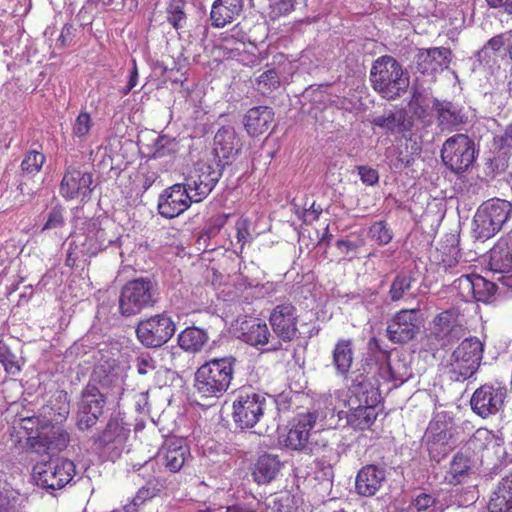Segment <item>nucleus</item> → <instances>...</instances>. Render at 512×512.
<instances>
[{
    "label": "nucleus",
    "instance_id": "1",
    "mask_svg": "<svg viewBox=\"0 0 512 512\" xmlns=\"http://www.w3.org/2000/svg\"><path fill=\"white\" fill-rule=\"evenodd\" d=\"M379 393L367 381H353L344 401L346 410L338 412L340 420L353 431L372 430L381 410L378 407Z\"/></svg>",
    "mask_w": 512,
    "mask_h": 512
},
{
    "label": "nucleus",
    "instance_id": "2",
    "mask_svg": "<svg viewBox=\"0 0 512 512\" xmlns=\"http://www.w3.org/2000/svg\"><path fill=\"white\" fill-rule=\"evenodd\" d=\"M236 359L232 356L213 358L195 372L194 388L202 400H215L229 389Z\"/></svg>",
    "mask_w": 512,
    "mask_h": 512
},
{
    "label": "nucleus",
    "instance_id": "3",
    "mask_svg": "<svg viewBox=\"0 0 512 512\" xmlns=\"http://www.w3.org/2000/svg\"><path fill=\"white\" fill-rule=\"evenodd\" d=\"M19 425L25 432L27 446L36 453L61 452L69 445V433L43 416L21 418Z\"/></svg>",
    "mask_w": 512,
    "mask_h": 512
},
{
    "label": "nucleus",
    "instance_id": "4",
    "mask_svg": "<svg viewBox=\"0 0 512 512\" xmlns=\"http://www.w3.org/2000/svg\"><path fill=\"white\" fill-rule=\"evenodd\" d=\"M318 418V411H307L298 414L294 418L287 434L283 436V446L292 451L305 453L307 455H315L331 450L327 440L316 433L311 434Z\"/></svg>",
    "mask_w": 512,
    "mask_h": 512
},
{
    "label": "nucleus",
    "instance_id": "5",
    "mask_svg": "<svg viewBox=\"0 0 512 512\" xmlns=\"http://www.w3.org/2000/svg\"><path fill=\"white\" fill-rule=\"evenodd\" d=\"M370 81L374 90L388 100L400 97L409 86V77L404 73L401 64L389 55L374 61Z\"/></svg>",
    "mask_w": 512,
    "mask_h": 512
},
{
    "label": "nucleus",
    "instance_id": "6",
    "mask_svg": "<svg viewBox=\"0 0 512 512\" xmlns=\"http://www.w3.org/2000/svg\"><path fill=\"white\" fill-rule=\"evenodd\" d=\"M512 212V204L499 198L484 202L474 216V232L478 239L487 240L498 233Z\"/></svg>",
    "mask_w": 512,
    "mask_h": 512
},
{
    "label": "nucleus",
    "instance_id": "7",
    "mask_svg": "<svg viewBox=\"0 0 512 512\" xmlns=\"http://www.w3.org/2000/svg\"><path fill=\"white\" fill-rule=\"evenodd\" d=\"M156 289L149 279H135L126 283L119 297V311L123 316L138 314L156 303Z\"/></svg>",
    "mask_w": 512,
    "mask_h": 512
},
{
    "label": "nucleus",
    "instance_id": "8",
    "mask_svg": "<svg viewBox=\"0 0 512 512\" xmlns=\"http://www.w3.org/2000/svg\"><path fill=\"white\" fill-rule=\"evenodd\" d=\"M266 406L265 396L251 388H242L233 401V420L241 429L253 428L263 417Z\"/></svg>",
    "mask_w": 512,
    "mask_h": 512
},
{
    "label": "nucleus",
    "instance_id": "9",
    "mask_svg": "<svg viewBox=\"0 0 512 512\" xmlns=\"http://www.w3.org/2000/svg\"><path fill=\"white\" fill-rule=\"evenodd\" d=\"M75 473L74 462L67 458H60L55 461L36 463L32 476L39 487L58 490L65 487L73 479Z\"/></svg>",
    "mask_w": 512,
    "mask_h": 512
},
{
    "label": "nucleus",
    "instance_id": "10",
    "mask_svg": "<svg viewBox=\"0 0 512 512\" xmlns=\"http://www.w3.org/2000/svg\"><path fill=\"white\" fill-rule=\"evenodd\" d=\"M175 331L174 321L164 312L142 319L136 326L139 342L148 348L161 347L172 338Z\"/></svg>",
    "mask_w": 512,
    "mask_h": 512
},
{
    "label": "nucleus",
    "instance_id": "11",
    "mask_svg": "<svg viewBox=\"0 0 512 512\" xmlns=\"http://www.w3.org/2000/svg\"><path fill=\"white\" fill-rule=\"evenodd\" d=\"M222 176L220 161H198L185 177L186 186L194 193V202L205 199Z\"/></svg>",
    "mask_w": 512,
    "mask_h": 512
},
{
    "label": "nucleus",
    "instance_id": "12",
    "mask_svg": "<svg viewBox=\"0 0 512 512\" xmlns=\"http://www.w3.org/2000/svg\"><path fill=\"white\" fill-rule=\"evenodd\" d=\"M441 158L447 168L455 173H461L467 170L475 159L474 142L465 134H456L444 142Z\"/></svg>",
    "mask_w": 512,
    "mask_h": 512
},
{
    "label": "nucleus",
    "instance_id": "13",
    "mask_svg": "<svg viewBox=\"0 0 512 512\" xmlns=\"http://www.w3.org/2000/svg\"><path fill=\"white\" fill-rule=\"evenodd\" d=\"M106 404V396L95 385H87L81 392L76 413V426L85 431L96 425Z\"/></svg>",
    "mask_w": 512,
    "mask_h": 512
},
{
    "label": "nucleus",
    "instance_id": "14",
    "mask_svg": "<svg viewBox=\"0 0 512 512\" xmlns=\"http://www.w3.org/2000/svg\"><path fill=\"white\" fill-rule=\"evenodd\" d=\"M483 344L476 337L464 339L452 354V370L464 379L470 378L479 368Z\"/></svg>",
    "mask_w": 512,
    "mask_h": 512
},
{
    "label": "nucleus",
    "instance_id": "15",
    "mask_svg": "<svg viewBox=\"0 0 512 512\" xmlns=\"http://www.w3.org/2000/svg\"><path fill=\"white\" fill-rule=\"evenodd\" d=\"M506 396L505 387L499 384H483L474 391L470 399L471 409L485 419L502 409Z\"/></svg>",
    "mask_w": 512,
    "mask_h": 512
},
{
    "label": "nucleus",
    "instance_id": "16",
    "mask_svg": "<svg viewBox=\"0 0 512 512\" xmlns=\"http://www.w3.org/2000/svg\"><path fill=\"white\" fill-rule=\"evenodd\" d=\"M194 198V193L190 192L185 182L174 184L159 196L158 212L165 218H175L191 206Z\"/></svg>",
    "mask_w": 512,
    "mask_h": 512
},
{
    "label": "nucleus",
    "instance_id": "17",
    "mask_svg": "<svg viewBox=\"0 0 512 512\" xmlns=\"http://www.w3.org/2000/svg\"><path fill=\"white\" fill-rule=\"evenodd\" d=\"M273 332L284 342L292 341L298 332V315L296 307L291 303L276 305L269 316Z\"/></svg>",
    "mask_w": 512,
    "mask_h": 512
},
{
    "label": "nucleus",
    "instance_id": "18",
    "mask_svg": "<svg viewBox=\"0 0 512 512\" xmlns=\"http://www.w3.org/2000/svg\"><path fill=\"white\" fill-rule=\"evenodd\" d=\"M418 310H400L388 322L387 337L393 343H407L412 340L419 330Z\"/></svg>",
    "mask_w": 512,
    "mask_h": 512
},
{
    "label": "nucleus",
    "instance_id": "19",
    "mask_svg": "<svg viewBox=\"0 0 512 512\" xmlns=\"http://www.w3.org/2000/svg\"><path fill=\"white\" fill-rule=\"evenodd\" d=\"M426 435L429 456L439 463L454 448L452 430L445 422H431Z\"/></svg>",
    "mask_w": 512,
    "mask_h": 512
},
{
    "label": "nucleus",
    "instance_id": "20",
    "mask_svg": "<svg viewBox=\"0 0 512 512\" xmlns=\"http://www.w3.org/2000/svg\"><path fill=\"white\" fill-rule=\"evenodd\" d=\"M92 183V173L69 167L60 183V194L66 200L88 198L92 192Z\"/></svg>",
    "mask_w": 512,
    "mask_h": 512
},
{
    "label": "nucleus",
    "instance_id": "21",
    "mask_svg": "<svg viewBox=\"0 0 512 512\" xmlns=\"http://www.w3.org/2000/svg\"><path fill=\"white\" fill-rule=\"evenodd\" d=\"M460 310L452 307L437 314L430 329V337L437 341L451 342L461 329Z\"/></svg>",
    "mask_w": 512,
    "mask_h": 512
},
{
    "label": "nucleus",
    "instance_id": "22",
    "mask_svg": "<svg viewBox=\"0 0 512 512\" xmlns=\"http://www.w3.org/2000/svg\"><path fill=\"white\" fill-rule=\"evenodd\" d=\"M385 479L383 468L374 464L365 465L357 473L355 490L360 496L372 497L381 489Z\"/></svg>",
    "mask_w": 512,
    "mask_h": 512
},
{
    "label": "nucleus",
    "instance_id": "23",
    "mask_svg": "<svg viewBox=\"0 0 512 512\" xmlns=\"http://www.w3.org/2000/svg\"><path fill=\"white\" fill-rule=\"evenodd\" d=\"M189 456V447L180 439L166 440L158 453L162 465L173 473L181 470Z\"/></svg>",
    "mask_w": 512,
    "mask_h": 512
},
{
    "label": "nucleus",
    "instance_id": "24",
    "mask_svg": "<svg viewBox=\"0 0 512 512\" xmlns=\"http://www.w3.org/2000/svg\"><path fill=\"white\" fill-rule=\"evenodd\" d=\"M451 51L445 47L422 49L416 56L417 70L421 74H435L447 68Z\"/></svg>",
    "mask_w": 512,
    "mask_h": 512
},
{
    "label": "nucleus",
    "instance_id": "25",
    "mask_svg": "<svg viewBox=\"0 0 512 512\" xmlns=\"http://www.w3.org/2000/svg\"><path fill=\"white\" fill-rule=\"evenodd\" d=\"M372 124L386 130L387 133L392 135H404L406 132L410 131L412 127V121L403 108L390 110L383 115L375 117L372 120Z\"/></svg>",
    "mask_w": 512,
    "mask_h": 512
},
{
    "label": "nucleus",
    "instance_id": "26",
    "mask_svg": "<svg viewBox=\"0 0 512 512\" xmlns=\"http://www.w3.org/2000/svg\"><path fill=\"white\" fill-rule=\"evenodd\" d=\"M473 460L471 456L461 449L451 459L449 469L447 470L444 480L445 483L457 486L468 480L472 473Z\"/></svg>",
    "mask_w": 512,
    "mask_h": 512
},
{
    "label": "nucleus",
    "instance_id": "27",
    "mask_svg": "<svg viewBox=\"0 0 512 512\" xmlns=\"http://www.w3.org/2000/svg\"><path fill=\"white\" fill-rule=\"evenodd\" d=\"M433 109L437 113L438 126L442 131H451L466 122L467 118L462 110L449 101L435 100Z\"/></svg>",
    "mask_w": 512,
    "mask_h": 512
},
{
    "label": "nucleus",
    "instance_id": "28",
    "mask_svg": "<svg viewBox=\"0 0 512 512\" xmlns=\"http://www.w3.org/2000/svg\"><path fill=\"white\" fill-rule=\"evenodd\" d=\"M274 119V112L267 106L249 109L245 115L244 126L251 136H259L266 132Z\"/></svg>",
    "mask_w": 512,
    "mask_h": 512
},
{
    "label": "nucleus",
    "instance_id": "29",
    "mask_svg": "<svg viewBox=\"0 0 512 512\" xmlns=\"http://www.w3.org/2000/svg\"><path fill=\"white\" fill-rule=\"evenodd\" d=\"M354 361L353 340L340 338L332 350V364L336 374L347 378Z\"/></svg>",
    "mask_w": 512,
    "mask_h": 512
},
{
    "label": "nucleus",
    "instance_id": "30",
    "mask_svg": "<svg viewBox=\"0 0 512 512\" xmlns=\"http://www.w3.org/2000/svg\"><path fill=\"white\" fill-rule=\"evenodd\" d=\"M241 10V0H216L210 13L212 25L217 28H223L231 23Z\"/></svg>",
    "mask_w": 512,
    "mask_h": 512
},
{
    "label": "nucleus",
    "instance_id": "31",
    "mask_svg": "<svg viewBox=\"0 0 512 512\" xmlns=\"http://www.w3.org/2000/svg\"><path fill=\"white\" fill-rule=\"evenodd\" d=\"M240 330L241 339L251 346H263L269 341L270 332L268 326L259 318L245 320L241 323Z\"/></svg>",
    "mask_w": 512,
    "mask_h": 512
},
{
    "label": "nucleus",
    "instance_id": "32",
    "mask_svg": "<svg viewBox=\"0 0 512 512\" xmlns=\"http://www.w3.org/2000/svg\"><path fill=\"white\" fill-rule=\"evenodd\" d=\"M280 467L278 456L265 453L254 464L253 479L258 484L270 483L279 473Z\"/></svg>",
    "mask_w": 512,
    "mask_h": 512
},
{
    "label": "nucleus",
    "instance_id": "33",
    "mask_svg": "<svg viewBox=\"0 0 512 512\" xmlns=\"http://www.w3.org/2000/svg\"><path fill=\"white\" fill-rule=\"evenodd\" d=\"M490 266L495 272L512 273V236L491 250Z\"/></svg>",
    "mask_w": 512,
    "mask_h": 512
},
{
    "label": "nucleus",
    "instance_id": "34",
    "mask_svg": "<svg viewBox=\"0 0 512 512\" xmlns=\"http://www.w3.org/2000/svg\"><path fill=\"white\" fill-rule=\"evenodd\" d=\"M113 241L107 237L103 228L93 224L88 230V234L81 244V252L85 256L93 257L105 250Z\"/></svg>",
    "mask_w": 512,
    "mask_h": 512
},
{
    "label": "nucleus",
    "instance_id": "35",
    "mask_svg": "<svg viewBox=\"0 0 512 512\" xmlns=\"http://www.w3.org/2000/svg\"><path fill=\"white\" fill-rule=\"evenodd\" d=\"M209 337L204 329L198 327H187L178 335V345L189 353H197L202 350Z\"/></svg>",
    "mask_w": 512,
    "mask_h": 512
},
{
    "label": "nucleus",
    "instance_id": "36",
    "mask_svg": "<svg viewBox=\"0 0 512 512\" xmlns=\"http://www.w3.org/2000/svg\"><path fill=\"white\" fill-rule=\"evenodd\" d=\"M235 133L226 127H221L214 137V151L218 158L229 159L237 154L235 148Z\"/></svg>",
    "mask_w": 512,
    "mask_h": 512
},
{
    "label": "nucleus",
    "instance_id": "37",
    "mask_svg": "<svg viewBox=\"0 0 512 512\" xmlns=\"http://www.w3.org/2000/svg\"><path fill=\"white\" fill-rule=\"evenodd\" d=\"M130 430L125 427L119 417H110L104 430L99 434L98 441L102 445H109L114 442L125 440Z\"/></svg>",
    "mask_w": 512,
    "mask_h": 512
},
{
    "label": "nucleus",
    "instance_id": "38",
    "mask_svg": "<svg viewBox=\"0 0 512 512\" xmlns=\"http://www.w3.org/2000/svg\"><path fill=\"white\" fill-rule=\"evenodd\" d=\"M502 478L489 503V512H509L512 509V489Z\"/></svg>",
    "mask_w": 512,
    "mask_h": 512
},
{
    "label": "nucleus",
    "instance_id": "39",
    "mask_svg": "<svg viewBox=\"0 0 512 512\" xmlns=\"http://www.w3.org/2000/svg\"><path fill=\"white\" fill-rule=\"evenodd\" d=\"M49 408L50 415L56 422L65 421L70 413V399L67 391L57 390L49 402Z\"/></svg>",
    "mask_w": 512,
    "mask_h": 512
},
{
    "label": "nucleus",
    "instance_id": "40",
    "mask_svg": "<svg viewBox=\"0 0 512 512\" xmlns=\"http://www.w3.org/2000/svg\"><path fill=\"white\" fill-rule=\"evenodd\" d=\"M494 434L487 428L477 429L472 436L468 439L464 446V451H468L477 455L487 450L488 447L494 442Z\"/></svg>",
    "mask_w": 512,
    "mask_h": 512
},
{
    "label": "nucleus",
    "instance_id": "41",
    "mask_svg": "<svg viewBox=\"0 0 512 512\" xmlns=\"http://www.w3.org/2000/svg\"><path fill=\"white\" fill-rule=\"evenodd\" d=\"M255 87L262 95H270L281 87L279 73L270 68L261 73L255 80Z\"/></svg>",
    "mask_w": 512,
    "mask_h": 512
},
{
    "label": "nucleus",
    "instance_id": "42",
    "mask_svg": "<svg viewBox=\"0 0 512 512\" xmlns=\"http://www.w3.org/2000/svg\"><path fill=\"white\" fill-rule=\"evenodd\" d=\"M393 236V230L385 220L373 222L368 229V237L379 246L388 245Z\"/></svg>",
    "mask_w": 512,
    "mask_h": 512
},
{
    "label": "nucleus",
    "instance_id": "43",
    "mask_svg": "<svg viewBox=\"0 0 512 512\" xmlns=\"http://www.w3.org/2000/svg\"><path fill=\"white\" fill-rule=\"evenodd\" d=\"M185 0H170L166 7L168 23L176 30L183 28L186 22Z\"/></svg>",
    "mask_w": 512,
    "mask_h": 512
},
{
    "label": "nucleus",
    "instance_id": "44",
    "mask_svg": "<svg viewBox=\"0 0 512 512\" xmlns=\"http://www.w3.org/2000/svg\"><path fill=\"white\" fill-rule=\"evenodd\" d=\"M473 300L488 302L496 291V285L480 275L473 274Z\"/></svg>",
    "mask_w": 512,
    "mask_h": 512
},
{
    "label": "nucleus",
    "instance_id": "45",
    "mask_svg": "<svg viewBox=\"0 0 512 512\" xmlns=\"http://www.w3.org/2000/svg\"><path fill=\"white\" fill-rule=\"evenodd\" d=\"M92 127L93 121L90 113L82 110L72 123V135L80 141H84L89 136Z\"/></svg>",
    "mask_w": 512,
    "mask_h": 512
},
{
    "label": "nucleus",
    "instance_id": "46",
    "mask_svg": "<svg viewBox=\"0 0 512 512\" xmlns=\"http://www.w3.org/2000/svg\"><path fill=\"white\" fill-rule=\"evenodd\" d=\"M413 278L409 275L400 273L393 279L388 291L389 298L392 302L401 300L405 292L411 289Z\"/></svg>",
    "mask_w": 512,
    "mask_h": 512
},
{
    "label": "nucleus",
    "instance_id": "47",
    "mask_svg": "<svg viewBox=\"0 0 512 512\" xmlns=\"http://www.w3.org/2000/svg\"><path fill=\"white\" fill-rule=\"evenodd\" d=\"M46 157L42 152L31 150L26 153L21 162V168L24 172L35 175L43 167Z\"/></svg>",
    "mask_w": 512,
    "mask_h": 512
},
{
    "label": "nucleus",
    "instance_id": "48",
    "mask_svg": "<svg viewBox=\"0 0 512 512\" xmlns=\"http://www.w3.org/2000/svg\"><path fill=\"white\" fill-rule=\"evenodd\" d=\"M0 363L8 374L16 375L21 371V367L16 356L12 353L8 345L0 339Z\"/></svg>",
    "mask_w": 512,
    "mask_h": 512
},
{
    "label": "nucleus",
    "instance_id": "49",
    "mask_svg": "<svg viewBox=\"0 0 512 512\" xmlns=\"http://www.w3.org/2000/svg\"><path fill=\"white\" fill-rule=\"evenodd\" d=\"M65 224V208L58 204L49 211L47 220L43 225L42 230L60 229L63 228Z\"/></svg>",
    "mask_w": 512,
    "mask_h": 512
},
{
    "label": "nucleus",
    "instance_id": "50",
    "mask_svg": "<svg viewBox=\"0 0 512 512\" xmlns=\"http://www.w3.org/2000/svg\"><path fill=\"white\" fill-rule=\"evenodd\" d=\"M296 0H273L269 5L271 20L290 14L295 9Z\"/></svg>",
    "mask_w": 512,
    "mask_h": 512
},
{
    "label": "nucleus",
    "instance_id": "51",
    "mask_svg": "<svg viewBox=\"0 0 512 512\" xmlns=\"http://www.w3.org/2000/svg\"><path fill=\"white\" fill-rule=\"evenodd\" d=\"M454 287L458 290L459 296L466 302L473 300V274L462 275L454 281Z\"/></svg>",
    "mask_w": 512,
    "mask_h": 512
},
{
    "label": "nucleus",
    "instance_id": "52",
    "mask_svg": "<svg viewBox=\"0 0 512 512\" xmlns=\"http://www.w3.org/2000/svg\"><path fill=\"white\" fill-rule=\"evenodd\" d=\"M235 230H236V239L237 244L240 245V250L242 251L246 245L251 239V233H250V221L246 217H240L236 223H235Z\"/></svg>",
    "mask_w": 512,
    "mask_h": 512
},
{
    "label": "nucleus",
    "instance_id": "53",
    "mask_svg": "<svg viewBox=\"0 0 512 512\" xmlns=\"http://www.w3.org/2000/svg\"><path fill=\"white\" fill-rule=\"evenodd\" d=\"M388 370L393 381L404 382L411 375L409 368L400 361L388 362Z\"/></svg>",
    "mask_w": 512,
    "mask_h": 512
},
{
    "label": "nucleus",
    "instance_id": "54",
    "mask_svg": "<svg viewBox=\"0 0 512 512\" xmlns=\"http://www.w3.org/2000/svg\"><path fill=\"white\" fill-rule=\"evenodd\" d=\"M137 372L141 376H147L156 371V361L150 355H141L136 359Z\"/></svg>",
    "mask_w": 512,
    "mask_h": 512
},
{
    "label": "nucleus",
    "instance_id": "55",
    "mask_svg": "<svg viewBox=\"0 0 512 512\" xmlns=\"http://www.w3.org/2000/svg\"><path fill=\"white\" fill-rule=\"evenodd\" d=\"M436 503V498L428 493L419 494L412 502V505L417 511H426L433 507Z\"/></svg>",
    "mask_w": 512,
    "mask_h": 512
},
{
    "label": "nucleus",
    "instance_id": "56",
    "mask_svg": "<svg viewBox=\"0 0 512 512\" xmlns=\"http://www.w3.org/2000/svg\"><path fill=\"white\" fill-rule=\"evenodd\" d=\"M229 215L219 214L212 217L207 226V234L209 236H215L227 223Z\"/></svg>",
    "mask_w": 512,
    "mask_h": 512
},
{
    "label": "nucleus",
    "instance_id": "57",
    "mask_svg": "<svg viewBox=\"0 0 512 512\" xmlns=\"http://www.w3.org/2000/svg\"><path fill=\"white\" fill-rule=\"evenodd\" d=\"M139 73L136 60H132V69L130 71L129 80L125 87L120 90L121 95H128L134 87L138 84Z\"/></svg>",
    "mask_w": 512,
    "mask_h": 512
},
{
    "label": "nucleus",
    "instance_id": "58",
    "mask_svg": "<svg viewBox=\"0 0 512 512\" xmlns=\"http://www.w3.org/2000/svg\"><path fill=\"white\" fill-rule=\"evenodd\" d=\"M359 176L363 183L367 185H374L379 180L378 172L370 167H359Z\"/></svg>",
    "mask_w": 512,
    "mask_h": 512
},
{
    "label": "nucleus",
    "instance_id": "59",
    "mask_svg": "<svg viewBox=\"0 0 512 512\" xmlns=\"http://www.w3.org/2000/svg\"><path fill=\"white\" fill-rule=\"evenodd\" d=\"M507 38H508V31L505 33L496 35V36L492 37L487 42V47L495 52L500 51V49L503 47H505V49L507 50V48H508Z\"/></svg>",
    "mask_w": 512,
    "mask_h": 512
},
{
    "label": "nucleus",
    "instance_id": "60",
    "mask_svg": "<svg viewBox=\"0 0 512 512\" xmlns=\"http://www.w3.org/2000/svg\"><path fill=\"white\" fill-rule=\"evenodd\" d=\"M0 512H19L17 499L0 493Z\"/></svg>",
    "mask_w": 512,
    "mask_h": 512
},
{
    "label": "nucleus",
    "instance_id": "61",
    "mask_svg": "<svg viewBox=\"0 0 512 512\" xmlns=\"http://www.w3.org/2000/svg\"><path fill=\"white\" fill-rule=\"evenodd\" d=\"M78 246L76 243L72 242L69 245V249L67 251V256L65 260V265L70 268H74L77 266L78 254L76 252Z\"/></svg>",
    "mask_w": 512,
    "mask_h": 512
},
{
    "label": "nucleus",
    "instance_id": "62",
    "mask_svg": "<svg viewBox=\"0 0 512 512\" xmlns=\"http://www.w3.org/2000/svg\"><path fill=\"white\" fill-rule=\"evenodd\" d=\"M141 176H142V187L144 188V190L149 189L158 178L157 172H155L153 170H149V169L142 172Z\"/></svg>",
    "mask_w": 512,
    "mask_h": 512
},
{
    "label": "nucleus",
    "instance_id": "63",
    "mask_svg": "<svg viewBox=\"0 0 512 512\" xmlns=\"http://www.w3.org/2000/svg\"><path fill=\"white\" fill-rule=\"evenodd\" d=\"M500 147L512 149V122L506 127L504 134L499 138Z\"/></svg>",
    "mask_w": 512,
    "mask_h": 512
},
{
    "label": "nucleus",
    "instance_id": "64",
    "mask_svg": "<svg viewBox=\"0 0 512 512\" xmlns=\"http://www.w3.org/2000/svg\"><path fill=\"white\" fill-rule=\"evenodd\" d=\"M507 42H508L507 53H508L510 59L512 60V30L508 31Z\"/></svg>",
    "mask_w": 512,
    "mask_h": 512
}]
</instances>
